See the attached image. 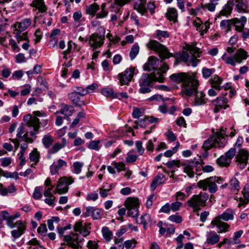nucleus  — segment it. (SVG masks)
I'll return each mask as SVG.
<instances>
[{"instance_id": "obj_33", "label": "nucleus", "mask_w": 249, "mask_h": 249, "mask_svg": "<svg viewBox=\"0 0 249 249\" xmlns=\"http://www.w3.org/2000/svg\"><path fill=\"white\" fill-rule=\"evenodd\" d=\"M231 1L232 2V6L235 3L236 8L238 12H246L247 5L243 0H231Z\"/></svg>"}, {"instance_id": "obj_22", "label": "nucleus", "mask_w": 249, "mask_h": 249, "mask_svg": "<svg viewBox=\"0 0 249 249\" xmlns=\"http://www.w3.org/2000/svg\"><path fill=\"white\" fill-rule=\"evenodd\" d=\"M206 243L208 245H214L220 240V235L214 231H210L206 234Z\"/></svg>"}, {"instance_id": "obj_43", "label": "nucleus", "mask_w": 249, "mask_h": 249, "mask_svg": "<svg viewBox=\"0 0 249 249\" xmlns=\"http://www.w3.org/2000/svg\"><path fill=\"white\" fill-rule=\"evenodd\" d=\"M229 188L232 191L234 192H238L239 190V181L236 178H233L230 180Z\"/></svg>"}, {"instance_id": "obj_55", "label": "nucleus", "mask_w": 249, "mask_h": 249, "mask_svg": "<svg viewBox=\"0 0 249 249\" xmlns=\"http://www.w3.org/2000/svg\"><path fill=\"white\" fill-rule=\"evenodd\" d=\"M31 161H35V165L39 161V153L36 150L33 151L30 154Z\"/></svg>"}, {"instance_id": "obj_10", "label": "nucleus", "mask_w": 249, "mask_h": 249, "mask_svg": "<svg viewBox=\"0 0 249 249\" xmlns=\"http://www.w3.org/2000/svg\"><path fill=\"white\" fill-rule=\"evenodd\" d=\"M105 29L104 27H99L96 32L89 36V43L93 50L101 47L105 39Z\"/></svg>"}, {"instance_id": "obj_25", "label": "nucleus", "mask_w": 249, "mask_h": 249, "mask_svg": "<svg viewBox=\"0 0 249 249\" xmlns=\"http://www.w3.org/2000/svg\"><path fill=\"white\" fill-rule=\"evenodd\" d=\"M146 2V0H134V9L142 14H143L147 11L145 7Z\"/></svg>"}, {"instance_id": "obj_17", "label": "nucleus", "mask_w": 249, "mask_h": 249, "mask_svg": "<svg viewBox=\"0 0 249 249\" xmlns=\"http://www.w3.org/2000/svg\"><path fill=\"white\" fill-rule=\"evenodd\" d=\"M249 153L245 149H240L236 157V162L241 168H244L247 165L249 159Z\"/></svg>"}, {"instance_id": "obj_45", "label": "nucleus", "mask_w": 249, "mask_h": 249, "mask_svg": "<svg viewBox=\"0 0 249 249\" xmlns=\"http://www.w3.org/2000/svg\"><path fill=\"white\" fill-rule=\"evenodd\" d=\"M101 92L102 94L107 97H118L117 93H114L113 89H111L104 88L102 89Z\"/></svg>"}, {"instance_id": "obj_51", "label": "nucleus", "mask_w": 249, "mask_h": 249, "mask_svg": "<svg viewBox=\"0 0 249 249\" xmlns=\"http://www.w3.org/2000/svg\"><path fill=\"white\" fill-rule=\"evenodd\" d=\"M139 47L137 44H134L130 51V57L131 60L134 59L139 52Z\"/></svg>"}, {"instance_id": "obj_58", "label": "nucleus", "mask_w": 249, "mask_h": 249, "mask_svg": "<svg viewBox=\"0 0 249 249\" xmlns=\"http://www.w3.org/2000/svg\"><path fill=\"white\" fill-rule=\"evenodd\" d=\"M216 3H213L210 1L209 3H206L205 4H201V6L203 9H206L209 10L210 12H213L215 10L216 7Z\"/></svg>"}, {"instance_id": "obj_56", "label": "nucleus", "mask_w": 249, "mask_h": 249, "mask_svg": "<svg viewBox=\"0 0 249 249\" xmlns=\"http://www.w3.org/2000/svg\"><path fill=\"white\" fill-rule=\"evenodd\" d=\"M137 242L135 239L128 240L124 242V245L126 249H131L135 248Z\"/></svg>"}, {"instance_id": "obj_32", "label": "nucleus", "mask_w": 249, "mask_h": 249, "mask_svg": "<svg viewBox=\"0 0 249 249\" xmlns=\"http://www.w3.org/2000/svg\"><path fill=\"white\" fill-rule=\"evenodd\" d=\"M124 205L127 209L138 208L139 205V199L134 197H128L125 201Z\"/></svg>"}, {"instance_id": "obj_34", "label": "nucleus", "mask_w": 249, "mask_h": 249, "mask_svg": "<svg viewBox=\"0 0 249 249\" xmlns=\"http://www.w3.org/2000/svg\"><path fill=\"white\" fill-rule=\"evenodd\" d=\"M67 144L66 139L63 138L61 143L57 142L49 150L50 153L54 154L57 152L59 150L66 146Z\"/></svg>"}, {"instance_id": "obj_40", "label": "nucleus", "mask_w": 249, "mask_h": 249, "mask_svg": "<svg viewBox=\"0 0 249 249\" xmlns=\"http://www.w3.org/2000/svg\"><path fill=\"white\" fill-rule=\"evenodd\" d=\"M99 9V6L94 3L86 7V12L87 14L93 16L95 15L96 12Z\"/></svg>"}, {"instance_id": "obj_19", "label": "nucleus", "mask_w": 249, "mask_h": 249, "mask_svg": "<svg viewBox=\"0 0 249 249\" xmlns=\"http://www.w3.org/2000/svg\"><path fill=\"white\" fill-rule=\"evenodd\" d=\"M16 226L17 229L13 230L11 234L14 238H18L24 233L26 226L25 223L21 220L17 221L16 222Z\"/></svg>"}, {"instance_id": "obj_49", "label": "nucleus", "mask_w": 249, "mask_h": 249, "mask_svg": "<svg viewBox=\"0 0 249 249\" xmlns=\"http://www.w3.org/2000/svg\"><path fill=\"white\" fill-rule=\"evenodd\" d=\"M168 69V66L166 64H164L162 67L156 70V71H154L153 73H155L157 77H159V75L162 76L164 80V77L163 74L165 73Z\"/></svg>"}, {"instance_id": "obj_54", "label": "nucleus", "mask_w": 249, "mask_h": 249, "mask_svg": "<svg viewBox=\"0 0 249 249\" xmlns=\"http://www.w3.org/2000/svg\"><path fill=\"white\" fill-rule=\"evenodd\" d=\"M243 233V231L242 230H240L237 231H236L234 233V236L233 237L232 242H230V243H232L233 244H239L240 242L239 240V238L241 236L242 234Z\"/></svg>"}, {"instance_id": "obj_5", "label": "nucleus", "mask_w": 249, "mask_h": 249, "mask_svg": "<svg viewBox=\"0 0 249 249\" xmlns=\"http://www.w3.org/2000/svg\"><path fill=\"white\" fill-rule=\"evenodd\" d=\"M227 130V128H221L206 140L202 145L203 150L208 151L213 147H224L227 142V138L229 133Z\"/></svg>"}, {"instance_id": "obj_57", "label": "nucleus", "mask_w": 249, "mask_h": 249, "mask_svg": "<svg viewBox=\"0 0 249 249\" xmlns=\"http://www.w3.org/2000/svg\"><path fill=\"white\" fill-rule=\"evenodd\" d=\"M112 165L114 166V167L117 170L118 172L126 170L125 165L124 164V163L122 162H117L114 161L112 163Z\"/></svg>"}, {"instance_id": "obj_13", "label": "nucleus", "mask_w": 249, "mask_h": 249, "mask_svg": "<svg viewBox=\"0 0 249 249\" xmlns=\"http://www.w3.org/2000/svg\"><path fill=\"white\" fill-rule=\"evenodd\" d=\"M135 68L126 69L124 72L119 74L118 78L121 86L128 85L132 80L134 73Z\"/></svg>"}, {"instance_id": "obj_60", "label": "nucleus", "mask_w": 249, "mask_h": 249, "mask_svg": "<svg viewBox=\"0 0 249 249\" xmlns=\"http://www.w3.org/2000/svg\"><path fill=\"white\" fill-rule=\"evenodd\" d=\"M234 21L233 22V25L235 26L236 30L238 32H242L244 26L240 22L238 18H233Z\"/></svg>"}, {"instance_id": "obj_1", "label": "nucleus", "mask_w": 249, "mask_h": 249, "mask_svg": "<svg viewBox=\"0 0 249 249\" xmlns=\"http://www.w3.org/2000/svg\"><path fill=\"white\" fill-rule=\"evenodd\" d=\"M34 116L28 114L24 116L23 120L25 126L20 125L17 129V138L10 139V140L15 144L16 149L18 147L19 141H24L26 142L32 143L33 139L29 137H36L40 128V121L37 117H46V114L43 112L36 111L33 112Z\"/></svg>"}, {"instance_id": "obj_42", "label": "nucleus", "mask_w": 249, "mask_h": 249, "mask_svg": "<svg viewBox=\"0 0 249 249\" xmlns=\"http://www.w3.org/2000/svg\"><path fill=\"white\" fill-rule=\"evenodd\" d=\"M233 21V18L230 20H223L220 22V27L227 32L230 31Z\"/></svg>"}, {"instance_id": "obj_62", "label": "nucleus", "mask_w": 249, "mask_h": 249, "mask_svg": "<svg viewBox=\"0 0 249 249\" xmlns=\"http://www.w3.org/2000/svg\"><path fill=\"white\" fill-rule=\"evenodd\" d=\"M235 149L234 148H231L225 153V155L227 157V158H228V159L231 162V160L235 156Z\"/></svg>"}, {"instance_id": "obj_14", "label": "nucleus", "mask_w": 249, "mask_h": 249, "mask_svg": "<svg viewBox=\"0 0 249 249\" xmlns=\"http://www.w3.org/2000/svg\"><path fill=\"white\" fill-rule=\"evenodd\" d=\"M210 226L212 228L216 227L219 233L226 232L229 231L230 228V225L228 223L220 220L218 217L214 218L211 221Z\"/></svg>"}, {"instance_id": "obj_15", "label": "nucleus", "mask_w": 249, "mask_h": 249, "mask_svg": "<svg viewBox=\"0 0 249 249\" xmlns=\"http://www.w3.org/2000/svg\"><path fill=\"white\" fill-rule=\"evenodd\" d=\"M76 232H79L83 236L86 237L89 234L90 224L89 223H83L82 221L76 222L73 227Z\"/></svg>"}, {"instance_id": "obj_26", "label": "nucleus", "mask_w": 249, "mask_h": 249, "mask_svg": "<svg viewBox=\"0 0 249 249\" xmlns=\"http://www.w3.org/2000/svg\"><path fill=\"white\" fill-rule=\"evenodd\" d=\"M79 96L78 93L76 91L72 92L68 95L69 99L76 105L78 106L85 105V103L84 101L80 100Z\"/></svg>"}, {"instance_id": "obj_29", "label": "nucleus", "mask_w": 249, "mask_h": 249, "mask_svg": "<svg viewBox=\"0 0 249 249\" xmlns=\"http://www.w3.org/2000/svg\"><path fill=\"white\" fill-rule=\"evenodd\" d=\"M32 21L30 18H25L20 22H17L15 26L18 30L23 31L25 30L31 24Z\"/></svg>"}, {"instance_id": "obj_7", "label": "nucleus", "mask_w": 249, "mask_h": 249, "mask_svg": "<svg viewBox=\"0 0 249 249\" xmlns=\"http://www.w3.org/2000/svg\"><path fill=\"white\" fill-rule=\"evenodd\" d=\"M156 81L160 83L163 82V78L160 75L157 77L155 73L143 74L140 79V86L141 87L139 89L140 92L142 94L150 92L151 89L149 86L153 82Z\"/></svg>"}, {"instance_id": "obj_21", "label": "nucleus", "mask_w": 249, "mask_h": 249, "mask_svg": "<svg viewBox=\"0 0 249 249\" xmlns=\"http://www.w3.org/2000/svg\"><path fill=\"white\" fill-rule=\"evenodd\" d=\"M67 166V162L62 159H59L57 162H54L50 166V171L52 175H55L58 173L63 167Z\"/></svg>"}, {"instance_id": "obj_11", "label": "nucleus", "mask_w": 249, "mask_h": 249, "mask_svg": "<svg viewBox=\"0 0 249 249\" xmlns=\"http://www.w3.org/2000/svg\"><path fill=\"white\" fill-rule=\"evenodd\" d=\"M84 239H79V235L77 233H71L70 234L65 235L63 241L65 242L62 243L58 249H66L67 245L73 249H79L82 248L81 244Z\"/></svg>"}, {"instance_id": "obj_6", "label": "nucleus", "mask_w": 249, "mask_h": 249, "mask_svg": "<svg viewBox=\"0 0 249 249\" xmlns=\"http://www.w3.org/2000/svg\"><path fill=\"white\" fill-rule=\"evenodd\" d=\"M209 195L206 192H200L198 195H194L186 202L187 205L192 209L195 213H198L202 207L206 205Z\"/></svg>"}, {"instance_id": "obj_23", "label": "nucleus", "mask_w": 249, "mask_h": 249, "mask_svg": "<svg viewBox=\"0 0 249 249\" xmlns=\"http://www.w3.org/2000/svg\"><path fill=\"white\" fill-rule=\"evenodd\" d=\"M232 9V2L231 0H229L227 3L223 6L222 9L218 13L217 17L220 18L221 16L228 17L231 14Z\"/></svg>"}, {"instance_id": "obj_30", "label": "nucleus", "mask_w": 249, "mask_h": 249, "mask_svg": "<svg viewBox=\"0 0 249 249\" xmlns=\"http://www.w3.org/2000/svg\"><path fill=\"white\" fill-rule=\"evenodd\" d=\"M181 166L183 167V172L186 173L189 178H192L194 177L195 173L193 171V166L191 164V162H182L181 163Z\"/></svg>"}, {"instance_id": "obj_35", "label": "nucleus", "mask_w": 249, "mask_h": 249, "mask_svg": "<svg viewBox=\"0 0 249 249\" xmlns=\"http://www.w3.org/2000/svg\"><path fill=\"white\" fill-rule=\"evenodd\" d=\"M222 79L217 75L214 76L210 80V82L212 85V87L215 90L218 91L220 90V85L222 83Z\"/></svg>"}, {"instance_id": "obj_16", "label": "nucleus", "mask_w": 249, "mask_h": 249, "mask_svg": "<svg viewBox=\"0 0 249 249\" xmlns=\"http://www.w3.org/2000/svg\"><path fill=\"white\" fill-rule=\"evenodd\" d=\"M15 35V38L16 39V41L18 44H19L21 41H25L22 44V47L25 50H27L30 46L29 44V40L27 37V33H21L20 31L18 30V29H16L14 33Z\"/></svg>"}, {"instance_id": "obj_46", "label": "nucleus", "mask_w": 249, "mask_h": 249, "mask_svg": "<svg viewBox=\"0 0 249 249\" xmlns=\"http://www.w3.org/2000/svg\"><path fill=\"white\" fill-rule=\"evenodd\" d=\"M140 222L143 225V228L146 229V225L151 222V218L150 214L145 213L140 217Z\"/></svg>"}, {"instance_id": "obj_59", "label": "nucleus", "mask_w": 249, "mask_h": 249, "mask_svg": "<svg viewBox=\"0 0 249 249\" xmlns=\"http://www.w3.org/2000/svg\"><path fill=\"white\" fill-rule=\"evenodd\" d=\"M181 162L179 160H173L165 163L169 168H172L174 166L179 167L181 166Z\"/></svg>"}, {"instance_id": "obj_8", "label": "nucleus", "mask_w": 249, "mask_h": 249, "mask_svg": "<svg viewBox=\"0 0 249 249\" xmlns=\"http://www.w3.org/2000/svg\"><path fill=\"white\" fill-rule=\"evenodd\" d=\"M221 181L222 179L219 177H211L199 180L197 183V186L203 191L208 190L210 193L214 194L218 190L216 184L221 183Z\"/></svg>"}, {"instance_id": "obj_61", "label": "nucleus", "mask_w": 249, "mask_h": 249, "mask_svg": "<svg viewBox=\"0 0 249 249\" xmlns=\"http://www.w3.org/2000/svg\"><path fill=\"white\" fill-rule=\"evenodd\" d=\"M134 123L139 124L140 127L143 128H146L148 125L147 122L146 121L145 117L143 119H141L138 120V121H136Z\"/></svg>"}, {"instance_id": "obj_24", "label": "nucleus", "mask_w": 249, "mask_h": 249, "mask_svg": "<svg viewBox=\"0 0 249 249\" xmlns=\"http://www.w3.org/2000/svg\"><path fill=\"white\" fill-rule=\"evenodd\" d=\"M242 193L245 198H239V202L238 204L239 207H241L242 206H244L249 201V185L246 184L244 186Z\"/></svg>"}, {"instance_id": "obj_12", "label": "nucleus", "mask_w": 249, "mask_h": 249, "mask_svg": "<svg viewBox=\"0 0 249 249\" xmlns=\"http://www.w3.org/2000/svg\"><path fill=\"white\" fill-rule=\"evenodd\" d=\"M73 181L74 179L71 177H63L60 178L59 179L58 184L54 193L61 195L67 193L69 190V186L72 184Z\"/></svg>"}, {"instance_id": "obj_18", "label": "nucleus", "mask_w": 249, "mask_h": 249, "mask_svg": "<svg viewBox=\"0 0 249 249\" xmlns=\"http://www.w3.org/2000/svg\"><path fill=\"white\" fill-rule=\"evenodd\" d=\"M227 103L228 99L224 97H217L213 101V104L215 106L214 112L217 113L220 109L226 108L228 107Z\"/></svg>"}, {"instance_id": "obj_37", "label": "nucleus", "mask_w": 249, "mask_h": 249, "mask_svg": "<svg viewBox=\"0 0 249 249\" xmlns=\"http://www.w3.org/2000/svg\"><path fill=\"white\" fill-rule=\"evenodd\" d=\"M27 245L29 246L28 249H46L41 245L39 241L36 238H33L29 241Z\"/></svg>"}, {"instance_id": "obj_3", "label": "nucleus", "mask_w": 249, "mask_h": 249, "mask_svg": "<svg viewBox=\"0 0 249 249\" xmlns=\"http://www.w3.org/2000/svg\"><path fill=\"white\" fill-rule=\"evenodd\" d=\"M227 53H225L221 59L227 64L234 67L237 64H241L243 60L248 57V53L243 49L236 50L235 48L227 47Z\"/></svg>"}, {"instance_id": "obj_2", "label": "nucleus", "mask_w": 249, "mask_h": 249, "mask_svg": "<svg viewBox=\"0 0 249 249\" xmlns=\"http://www.w3.org/2000/svg\"><path fill=\"white\" fill-rule=\"evenodd\" d=\"M170 79L176 83H182L183 94L191 96L197 91L198 81L194 73L189 75L185 72L174 73L170 75Z\"/></svg>"}, {"instance_id": "obj_63", "label": "nucleus", "mask_w": 249, "mask_h": 249, "mask_svg": "<svg viewBox=\"0 0 249 249\" xmlns=\"http://www.w3.org/2000/svg\"><path fill=\"white\" fill-rule=\"evenodd\" d=\"M100 143V141L97 140V141H91L89 145V148L91 149L98 150L99 149V144Z\"/></svg>"}, {"instance_id": "obj_47", "label": "nucleus", "mask_w": 249, "mask_h": 249, "mask_svg": "<svg viewBox=\"0 0 249 249\" xmlns=\"http://www.w3.org/2000/svg\"><path fill=\"white\" fill-rule=\"evenodd\" d=\"M9 45L11 47L12 51L15 53H18L20 51V49L18 45V42L13 38H9Z\"/></svg>"}, {"instance_id": "obj_28", "label": "nucleus", "mask_w": 249, "mask_h": 249, "mask_svg": "<svg viewBox=\"0 0 249 249\" xmlns=\"http://www.w3.org/2000/svg\"><path fill=\"white\" fill-rule=\"evenodd\" d=\"M73 111V108L72 106H68L64 104L60 105V110L56 112V113H60L66 116H71L72 115Z\"/></svg>"}, {"instance_id": "obj_38", "label": "nucleus", "mask_w": 249, "mask_h": 249, "mask_svg": "<svg viewBox=\"0 0 249 249\" xmlns=\"http://www.w3.org/2000/svg\"><path fill=\"white\" fill-rule=\"evenodd\" d=\"M31 6L35 7L38 9L40 12H44L46 11V8L44 5L43 0H33Z\"/></svg>"}, {"instance_id": "obj_39", "label": "nucleus", "mask_w": 249, "mask_h": 249, "mask_svg": "<svg viewBox=\"0 0 249 249\" xmlns=\"http://www.w3.org/2000/svg\"><path fill=\"white\" fill-rule=\"evenodd\" d=\"M166 17L169 20L176 22L178 18V13L176 9L174 8H169L166 13Z\"/></svg>"}, {"instance_id": "obj_52", "label": "nucleus", "mask_w": 249, "mask_h": 249, "mask_svg": "<svg viewBox=\"0 0 249 249\" xmlns=\"http://www.w3.org/2000/svg\"><path fill=\"white\" fill-rule=\"evenodd\" d=\"M214 71L215 70L214 69L203 68L202 70L203 77L205 78H208L210 77L211 75L214 72Z\"/></svg>"}, {"instance_id": "obj_44", "label": "nucleus", "mask_w": 249, "mask_h": 249, "mask_svg": "<svg viewBox=\"0 0 249 249\" xmlns=\"http://www.w3.org/2000/svg\"><path fill=\"white\" fill-rule=\"evenodd\" d=\"M216 162L220 166H227L231 162L225 155H223L217 159Z\"/></svg>"}, {"instance_id": "obj_31", "label": "nucleus", "mask_w": 249, "mask_h": 249, "mask_svg": "<svg viewBox=\"0 0 249 249\" xmlns=\"http://www.w3.org/2000/svg\"><path fill=\"white\" fill-rule=\"evenodd\" d=\"M234 211L232 210L228 209L227 211L224 212L221 214L216 216L220 220H223L225 221H228L230 220H233L234 218Z\"/></svg>"}, {"instance_id": "obj_41", "label": "nucleus", "mask_w": 249, "mask_h": 249, "mask_svg": "<svg viewBox=\"0 0 249 249\" xmlns=\"http://www.w3.org/2000/svg\"><path fill=\"white\" fill-rule=\"evenodd\" d=\"M53 142V138L49 134L45 135L42 139V142L46 148H49L52 145Z\"/></svg>"}, {"instance_id": "obj_9", "label": "nucleus", "mask_w": 249, "mask_h": 249, "mask_svg": "<svg viewBox=\"0 0 249 249\" xmlns=\"http://www.w3.org/2000/svg\"><path fill=\"white\" fill-rule=\"evenodd\" d=\"M146 47L148 49L159 53L161 61L173 56V54L169 52L167 48L158 41L150 40L146 44Z\"/></svg>"}, {"instance_id": "obj_48", "label": "nucleus", "mask_w": 249, "mask_h": 249, "mask_svg": "<svg viewBox=\"0 0 249 249\" xmlns=\"http://www.w3.org/2000/svg\"><path fill=\"white\" fill-rule=\"evenodd\" d=\"M169 36V34L167 31L158 30L156 32V37L161 42L162 41V38H168Z\"/></svg>"}, {"instance_id": "obj_50", "label": "nucleus", "mask_w": 249, "mask_h": 249, "mask_svg": "<svg viewBox=\"0 0 249 249\" xmlns=\"http://www.w3.org/2000/svg\"><path fill=\"white\" fill-rule=\"evenodd\" d=\"M103 236L107 241L108 242L111 240L112 236V232L109 230L107 227H103L102 230Z\"/></svg>"}, {"instance_id": "obj_27", "label": "nucleus", "mask_w": 249, "mask_h": 249, "mask_svg": "<svg viewBox=\"0 0 249 249\" xmlns=\"http://www.w3.org/2000/svg\"><path fill=\"white\" fill-rule=\"evenodd\" d=\"M165 176L162 174H159L153 180L150 188L151 190L154 191L156 189L158 185H159L164 182Z\"/></svg>"}, {"instance_id": "obj_36", "label": "nucleus", "mask_w": 249, "mask_h": 249, "mask_svg": "<svg viewBox=\"0 0 249 249\" xmlns=\"http://www.w3.org/2000/svg\"><path fill=\"white\" fill-rule=\"evenodd\" d=\"M205 95L202 92H197L195 95V104L196 105H202L206 103Z\"/></svg>"}, {"instance_id": "obj_53", "label": "nucleus", "mask_w": 249, "mask_h": 249, "mask_svg": "<svg viewBox=\"0 0 249 249\" xmlns=\"http://www.w3.org/2000/svg\"><path fill=\"white\" fill-rule=\"evenodd\" d=\"M84 164L82 162L76 161L73 163V173L76 174H79L81 173L82 168Z\"/></svg>"}, {"instance_id": "obj_20", "label": "nucleus", "mask_w": 249, "mask_h": 249, "mask_svg": "<svg viewBox=\"0 0 249 249\" xmlns=\"http://www.w3.org/2000/svg\"><path fill=\"white\" fill-rule=\"evenodd\" d=\"M159 59L153 56H150L148 61L143 65L144 71H150L156 69L158 67Z\"/></svg>"}, {"instance_id": "obj_64", "label": "nucleus", "mask_w": 249, "mask_h": 249, "mask_svg": "<svg viewBox=\"0 0 249 249\" xmlns=\"http://www.w3.org/2000/svg\"><path fill=\"white\" fill-rule=\"evenodd\" d=\"M136 147L137 152L140 155H142L144 151V149L142 146V143L141 141H137L136 142Z\"/></svg>"}, {"instance_id": "obj_4", "label": "nucleus", "mask_w": 249, "mask_h": 249, "mask_svg": "<svg viewBox=\"0 0 249 249\" xmlns=\"http://www.w3.org/2000/svg\"><path fill=\"white\" fill-rule=\"evenodd\" d=\"M201 55L199 49L195 45L186 44L183 47L182 53L178 58L180 60L187 63L188 65L191 64L193 67L197 66L200 60L198 59Z\"/></svg>"}]
</instances>
